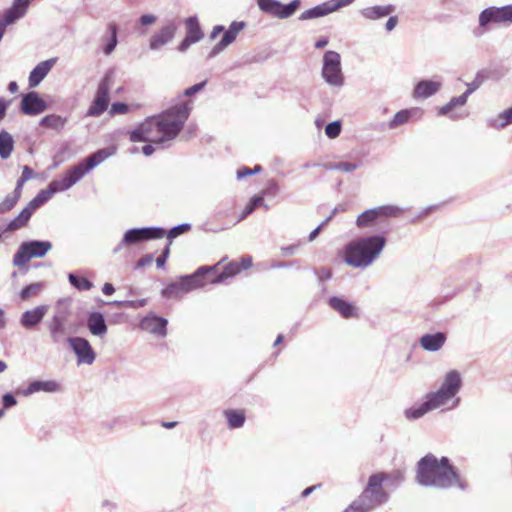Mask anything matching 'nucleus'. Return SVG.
Returning a JSON list of instances; mask_svg holds the SVG:
<instances>
[{"instance_id":"obj_1","label":"nucleus","mask_w":512,"mask_h":512,"mask_svg":"<svg viewBox=\"0 0 512 512\" xmlns=\"http://www.w3.org/2000/svg\"><path fill=\"white\" fill-rule=\"evenodd\" d=\"M416 482L422 487L443 490L456 488L466 491L469 487L468 481L448 457L438 458L432 453L426 454L417 462Z\"/></svg>"},{"instance_id":"obj_2","label":"nucleus","mask_w":512,"mask_h":512,"mask_svg":"<svg viewBox=\"0 0 512 512\" xmlns=\"http://www.w3.org/2000/svg\"><path fill=\"white\" fill-rule=\"evenodd\" d=\"M463 386V379L458 370H449L443 377L440 387L425 395L419 406H412L404 411L408 420H417L430 411L440 408L452 401L451 408L460 405L461 399L457 396Z\"/></svg>"},{"instance_id":"obj_3","label":"nucleus","mask_w":512,"mask_h":512,"mask_svg":"<svg viewBox=\"0 0 512 512\" xmlns=\"http://www.w3.org/2000/svg\"><path fill=\"white\" fill-rule=\"evenodd\" d=\"M387 243L382 234L359 237L344 248V262L353 268H367L380 256Z\"/></svg>"},{"instance_id":"obj_4","label":"nucleus","mask_w":512,"mask_h":512,"mask_svg":"<svg viewBox=\"0 0 512 512\" xmlns=\"http://www.w3.org/2000/svg\"><path fill=\"white\" fill-rule=\"evenodd\" d=\"M191 111V102L183 101L155 115L159 132L158 141L162 147L165 142L175 139L181 133Z\"/></svg>"},{"instance_id":"obj_5","label":"nucleus","mask_w":512,"mask_h":512,"mask_svg":"<svg viewBox=\"0 0 512 512\" xmlns=\"http://www.w3.org/2000/svg\"><path fill=\"white\" fill-rule=\"evenodd\" d=\"M211 271L209 266H200L191 274L181 275L178 281L169 283L161 290L163 298H179L184 293L206 285V275Z\"/></svg>"},{"instance_id":"obj_6","label":"nucleus","mask_w":512,"mask_h":512,"mask_svg":"<svg viewBox=\"0 0 512 512\" xmlns=\"http://www.w3.org/2000/svg\"><path fill=\"white\" fill-rule=\"evenodd\" d=\"M388 480L398 484L403 480V476L399 472L395 474L387 472L374 473L369 476L367 485L361 492L363 497L367 498L369 502H372L375 508L385 504L389 500V493L383 487V483Z\"/></svg>"},{"instance_id":"obj_7","label":"nucleus","mask_w":512,"mask_h":512,"mask_svg":"<svg viewBox=\"0 0 512 512\" xmlns=\"http://www.w3.org/2000/svg\"><path fill=\"white\" fill-rule=\"evenodd\" d=\"M512 24V4L504 6H489L483 9L478 16V27L474 30L475 36H481L490 31L492 25L509 26Z\"/></svg>"},{"instance_id":"obj_8","label":"nucleus","mask_w":512,"mask_h":512,"mask_svg":"<svg viewBox=\"0 0 512 512\" xmlns=\"http://www.w3.org/2000/svg\"><path fill=\"white\" fill-rule=\"evenodd\" d=\"M52 249V243L48 240H27L22 242L13 256V265L20 269L33 258H42Z\"/></svg>"},{"instance_id":"obj_9","label":"nucleus","mask_w":512,"mask_h":512,"mask_svg":"<svg viewBox=\"0 0 512 512\" xmlns=\"http://www.w3.org/2000/svg\"><path fill=\"white\" fill-rule=\"evenodd\" d=\"M403 211V208L391 204L373 207L358 215L356 226L360 229L372 228L386 222L390 217L401 215Z\"/></svg>"},{"instance_id":"obj_10","label":"nucleus","mask_w":512,"mask_h":512,"mask_svg":"<svg viewBox=\"0 0 512 512\" xmlns=\"http://www.w3.org/2000/svg\"><path fill=\"white\" fill-rule=\"evenodd\" d=\"M321 77L332 88H341L345 84L341 56L334 50L325 51L322 59Z\"/></svg>"},{"instance_id":"obj_11","label":"nucleus","mask_w":512,"mask_h":512,"mask_svg":"<svg viewBox=\"0 0 512 512\" xmlns=\"http://www.w3.org/2000/svg\"><path fill=\"white\" fill-rule=\"evenodd\" d=\"M87 174L80 163L70 167L62 179L52 180L45 189H41L50 200L56 193L66 191L74 186Z\"/></svg>"},{"instance_id":"obj_12","label":"nucleus","mask_w":512,"mask_h":512,"mask_svg":"<svg viewBox=\"0 0 512 512\" xmlns=\"http://www.w3.org/2000/svg\"><path fill=\"white\" fill-rule=\"evenodd\" d=\"M112 79L113 71H106L98 84L95 97L87 110V116L98 117L107 110L110 101L109 91Z\"/></svg>"},{"instance_id":"obj_13","label":"nucleus","mask_w":512,"mask_h":512,"mask_svg":"<svg viewBox=\"0 0 512 512\" xmlns=\"http://www.w3.org/2000/svg\"><path fill=\"white\" fill-rule=\"evenodd\" d=\"M48 201L49 200L44 195V192L40 190L36 196L18 213V215L10 220L4 228H2V232L6 233L16 231L26 227L34 212Z\"/></svg>"},{"instance_id":"obj_14","label":"nucleus","mask_w":512,"mask_h":512,"mask_svg":"<svg viewBox=\"0 0 512 512\" xmlns=\"http://www.w3.org/2000/svg\"><path fill=\"white\" fill-rule=\"evenodd\" d=\"M260 11L279 19H287L295 14L301 5V0H292L287 4L279 0H256Z\"/></svg>"},{"instance_id":"obj_15","label":"nucleus","mask_w":512,"mask_h":512,"mask_svg":"<svg viewBox=\"0 0 512 512\" xmlns=\"http://www.w3.org/2000/svg\"><path fill=\"white\" fill-rule=\"evenodd\" d=\"M67 342L77 357V363L91 365L96 359V353L90 342L83 337H68Z\"/></svg>"},{"instance_id":"obj_16","label":"nucleus","mask_w":512,"mask_h":512,"mask_svg":"<svg viewBox=\"0 0 512 512\" xmlns=\"http://www.w3.org/2000/svg\"><path fill=\"white\" fill-rule=\"evenodd\" d=\"M47 108L48 104L37 91H29L21 95L19 110L22 114L36 116L46 111Z\"/></svg>"},{"instance_id":"obj_17","label":"nucleus","mask_w":512,"mask_h":512,"mask_svg":"<svg viewBox=\"0 0 512 512\" xmlns=\"http://www.w3.org/2000/svg\"><path fill=\"white\" fill-rule=\"evenodd\" d=\"M246 27L244 21H233L228 29H224L222 38L220 41L211 49L208 54V58H214L219 53L224 51L229 45H231L237 38V35Z\"/></svg>"},{"instance_id":"obj_18","label":"nucleus","mask_w":512,"mask_h":512,"mask_svg":"<svg viewBox=\"0 0 512 512\" xmlns=\"http://www.w3.org/2000/svg\"><path fill=\"white\" fill-rule=\"evenodd\" d=\"M168 320L165 317L158 316L154 312L146 314L139 323L141 330L147 331L159 337L167 335Z\"/></svg>"},{"instance_id":"obj_19","label":"nucleus","mask_w":512,"mask_h":512,"mask_svg":"<svg viewBox=\"0 0 512 512\" xmlns=\"http://www.w3.org/2000/svg\"><path fill=\"white\" fill-rule=\"evenodd\" d=\"M49 310V305L41 304L24 311L19 319L20 325L26 330H35L43 321Z\"/></svg>"},{"instance_id":"obj_20","label":"nucleus","mask_w":512,"mask_h":512,"mask_svg":"<svg viewBox=\"0 0 512 512\" xmlns=\"http://www.w3.org/2000/svg\"><path fill=\"white\" fill-rule=\"evenodd\" d=\"M209 266L211 271L206 275V284H220L223 283L228 278H231L238 273H240L239 263L237 261H231L227 265L223 267L222 271L217 270V266Z\"/></svg>"},{"instance_id":"obj_21","label":"nucleus","mask_w":512,"mask_h":512,"mask_svg":"<svg viewBox=\"0 0 512 512\" xmlns=\"http://www.w3.org/2000/svg\"><path fill=\"white\" fill-rule=\"evenodd\" d=\"M146 242L143 227H133L126 230L121 241L113 248V254H119L124 248Z\"/></svg>"},{"instance_id":"obj_22","label":"nucleus","mask_w":512,"mask_h":512,"mask_svg":"<svg viewBox=\"0 0 512 512\" xmlns=\"http://www.w3.org/2000/svg\"><path fill=\"white\" fill-rule=\"evenodd\" d=\"M60 384L55 380H33L25 389H18L17 394L30 396L37 392L55 393L60 391Z\"/></svg>"},{"instance_id":"obj_23","label":"nucleus","mask_w":512,"mask_h":512,"mask_svg":"<svg viewBox=\"0 0 512 512\" xmlns=\"http://www.w3.org/2000/svg\"><path fill=\"white\" fill-rule=\"evenodd\" d=\"M177 26L173 22H169L161 29L154 33L149 39V48L151 50H158L160 47L169 43L175 36Z\"/></svg>"},{"instance_id":"obj_24","label":"nucleus","mask_w":512,"mask_h":512,"mask_svg":"<svg viewBox=\"0 0 512 512\" xmlns=\"http://www.w3.org/2000/svg\"><path fill=\"white\" fill-rule=\"evenodd\" d=\"M56 62L57 58H50L38 63L29 74V87H37L44 80V78L47 76V74L50 72V70L53 68Z\"/></svg>"},{"instance_id":"obj_25","label":"nucleus","mask_w":512,"mask_h":512,"mask_svg":"<svg viewBox=\"0 0 512 512\" xmlns=\"http://www.w3.org/2000/svg\"><path fill=\"white\" fill-rule=\"evenodd\" d=\"M441 82L435 81L432 79H422L418 81L413 89V98L414 99H427L436 93L439 92L441 89Z\"/></svg>"},{"instance_id":"obj_26","label":"nucleus","mask_w":512,"mask_h":512,"mask_svg":"<svg viewBox=\"0 0 512 512\" xmlns=\"http://www.w3.org/2000/svg\"><path fill=\"white\" fill-rule=\"evenodd\" d=\"M327 303L331 309L338 312L345 319L357 317V308L355 305L343 297L331 296L328 298Z\"/></svg>"},{"instance_id":"obj_27","label":"nucleus","mask_w":512,"mask_h":512,"mask_svg":"<svg viewBox=\"0 0 512 512\" xmlns=\"http://www.w3.org/2000/svg\"><path fill=\"white\" fill-rule=\"evenodd\" d=\"M447 335L444 332L425 333L419 338L420 346L428 352H437L445 344Z\"/></svg>"},{"instance_id":"obj_28","label":"nucleus","mask_w":512,"mask_h":512,"mask_svg":"<svg viewBox=\"0 0 512 512\" xmlns=\"http://www.w3.org/2000/svg\"><path fill=\"white\" fill-rule=\"evenodd\" d=\"M87 328L93 336L103 338L108 331L104 314L99 311H92L87 316Z\"/></svg>"},{"instance_id":"obj_29","label":"nucleus","mask_w":512,"mask_h":512,"mask_svg":"<svg viewBox=\"0 0 512 512\" xmlns=\"http://www.w3.org/2000/svg\"><path fill=\"white\" fill-rule=\"evenodd\" d=\"M115 153L114 147H106L99 149L95 151L94 153L90 154L86 158H84L79 163L82 165V167L86 170L87 173H89L91 170H93L95 167L100 165L102 162H104L107 158L112 156Z\"/></svg>"},{"instance_id":"obj_30","label":"nucleus","mask_w":512,"mask_h":512,"mask_svg":"<svg viewBox=\"0 0 512 512\" xmlns=\"http://www.w3.org/2000/svg\"><path fill=\"white\" fill-rule=\"evenodd\" d=\"M396 6L393 4L375 5L366 7L360 11L361 15L368 20H379L394 13Z\"/></svg>"},{"instance_id":"obj_31","label":"nucleus","mask_w":512,"mask_h":512,"mask_svg":"<svg viewBox=\"0 0 512 512\" xmlns=\"http://www.w3.org/2000/svg\"><path fill=\"white\" fill-rule=\"evenodd\" d=\"M108 35L102 37L103 53L110 55L118 45V26L115 23L108 24Z\"/></svg>"},{"instance_id":"obj_32","label":"nucleus","mask_w":512,"mask_h":512,"mask_svg":"<svg viewBox=\"0 0 512 512\" xmlns=\"http://www.w3.org/2000/svg\"><path fill=\"white\" fill-rule=\"evenodd\" d=\"M413 113L414 109H402L393 116V118L389 121L388 124L380 123L375 127V129L381 131L384 130L386 127H388L389 129H395L398 126L407 123Z\"/></svg>"},{"instance_id":"obj_33","label":"nucleus","mask_w":512,"mask_h":512,"mask_svg":"<svg viewBox=\"0 0 512 512\" xmlns=\"http://www.w3.org/2000/svg\"><path fill=\"white\" fill-rule=\"evenodd\" d=\"M333 13L328 1L318 4L310 9L305 10L299 16L300 21L317 19Z\"/></svg>"},{"instance_id":"obj_34","label":"nucleus","mask_w":512,"mask_h":512,"mask_svg":"<svg viewBox=\"0 0 512 512\" xmlns=\"http://www.w3.org/2000/svg\"><path fill=\"white\" fill-rule=\"evenodd\" d=\"M229 429H238L244 426L246 413L243 409H227L224 411Z\"/></svg>"},{"instance_id":"obj_35","label":"nucleus","mask_w":512,"mask_h":512,"mask_svg":"<svg viewBox=\"0 0 512 512\" xmlns=\"http://www.w3.org/2000/svg\"><path fill=\"white\" fill-rule=\"evenodd\" d=\"M140 123L145 132V136L147 137V142H152L158 146H161L160 141H158L159 132L155 115L145 118V120Z\"/></svg>"},{"instance_id":"obj_36","label":"nucleus","mask_w":512,"mask_h":512,"mask_svg":"<svg viewBox=\"0 0 512 512\" xmlns=\"http://www.w3.org/2000/svg\"><path fill=\"white\" fill-rule=\"evenodd\" d=\"M69 313L66 310L56 312L50 321L47 322V328L49 333L52 332H61L65 333L66 331V321Z\"/></svg>"},{"instance_id":"obj_37","label":"nucleus","mask_w":512,"mask_h":512,"mask_svg":"<svg viewBox=\"0 0 512 512\" xmlns=\"http://www.w3.org/2000/svg\"><path fill=\"white\" fill-rule=\"evenodd\" d=\"M15 141L13 136L2 129L0 131V158L2 160L8 159L14 150Z\"/></svg>"},{"instance_id":"obj_38","label":"nucleus","mask_w":512,"mask_h":512,"mask_svg":"<svg viewBox=\"0 0 512 512\" xmlns=\"http://www.w3.org/2000/svg\"><path fill=\"white\" fill-rule=\"evenodd\" d=\"M67 122V117L58 114H48L40 119L39 125L59 132L65 127Z\"/></svg>"},{"instance_id":"obj_39","label":"nucleus","mask_w":512,"mask_h":512,"mask_svg":"<svg viewBox=\"0 0 512 512\" xmlns=\"http://www.w3.org/2000/svg\"><path fill=\"white\" fill-rule=\"evenodd\" d=\"M510 124H512V106L499 113L496 117L487 120V125L497 130L503 129Z\"/></svg>"},{"instance_id":"obj_40","label":"nucleus","mask_w":512,"mask_h":512,"mask_svg":"<svg viewBox=\"0 0 512 512\" xmlns=\"http://www.w3.org/2000/svg\"><path fill=\"white\" fill-rule=\"evenodd\" d=\"M185 24L187 28L186 36L194 43L199 42L204 37L197 16H189L185 19Z\"/></svg>"},{"instance_id":"obj_41","label":"nucleus","mask_w":512,"mask_h":512,"mask_svg":"<svg viewBox=\"0 0 512 512\" xmlns=\"http://www.w3.org/2000/svg\"><path fill=\"white\" fill-rule=\"evenodd\" d=\"M260 206H263L266 210L269 209V206L267 204H265V202H264L263 195L256 194V195L252 196L250 198L249 202L247 203V205L245 206V208L243 209V211L241 212L238 221L240 222V221L244 220L245 218H247L250 214H252L254 212V210L257 207H260Z\"/></svg>"},{"instance_id":"obj_42","label":"nucleus","mask_w":512,"mask_h":512,"mask_svg":"<svg viewBox=\"0 0 512 512\" xmlns=\"http://www.w3.org/2000/svg\"><path fill=\"white\" fill-rule=\"evenodd\" d=\"M374 509L372 502H369L367 498L360 494L343 512H371Z\"/></svg>"},{"instance_id":"obj_43","label":"nucleus","mask_w":512,"mask_h":512,"mask_svg":"<svg viewBox=\"0 0 512 512\" xmlns=\"http://www.w3.org/2000/svg\"><path fill=\"white\" fill-rule=\"evenodd\" d=\"M68 281L78 291H89L93 288V283L88 278L73 272L68 274Z\"/></svg>"},{"instance_id":"obj_44","label":"nucleus","mask_w":512,"mask_h":512,"mask_svg":"<svg viewBox=\"0 0 512 512\" xmlns=\"http://www.w3.org/2000/svg\"><path fill=\"white\" fill-rule=\"evenodd\" d=\"M192 228L190 223H181L166 230L167 244L171 245L174 239L189 232Z\"/></svg>"},{"instance_id":"obj_45","label":"nucleus","mask_w":512,"mask_h":512,"mask_svg":"<svg viewBox=\"0 0 512 512\" xmlns=\"http://www.w3.org/2000/svg\"><path fill=\"white\" fill-rule=\"evenodd\" d=\"M491 72L487 69H481L477 71L475 77L472 82L467 83V90L471 93H474L477 89H479L483 83L490 78Z\"/></svg>"},{"instance_id":"obj_46","label":"nucleus","mask_w":512,"mask_h":512,"mask_svg":"<svg viewBox=\"0 0 512 512\" xmlns=\"http://www.w3.org/2000/svg\"><path fill=\"white\" fill-rule=\"evenodd\" d=\"M44 287H45V283L41 282V281L26 285L21 289V291L19 293V297L22 300H27L30 297L38 295L44 289Z\"/></svg>"},{"instance_id":"obj_47","label":"nucleus","mask_w":512,"mask_h":512,"mask_svg":"<svg viewBox=\"0 0 512 512\" xmlns=\"http://www.w3.org/2000/svg\"><path fill=\"white\" fill-rule=\"evenodd\" d=\"M143 231L145 234L146 242L166 237V229L160 226L143 227Z\"/></svg>"},{"instance_id":"obj_48","label":"nucleus","mask_w":512,"mask_h":512,"mask_svg":"<svg viewBox=\"0 0 512 512\" xmlns=\"http://www.w3.org/2000/svg\"><path fill=\"white\" fill-rule=\"evenodd\" d=\"M108 304L118 307L138 309L140 307H144L147 304V299L142 298L137 300H114L112 302H109Z\"/></svg>"},{"instance_id":"obj_49","label":"nucleus","mask_w":512,"mask_h":512,"mask_svg":"<svg viewBox=\"0 0 512 512\" xmlns=\"http://www.w3.org/2000/svg\"><path fill=\"white\" fill-rule=\"evenodd\" d=\"M19 200L20 198L13 193L7 195L4 200L0 202V214L11 211Z\"/></svg>"},{"instance_id":"obj_50","label":"nucleus","mask_w":512,"mask_h":512,"mask_svg":"<svg viewBox=\"0 0 512 512\" xmlns=\"http://www.w3.org/2000/svg\"><path fill=\"white\" fill-rule=\"evenodd\" d=\"M31 0H13L12 5L9 7L16 15L23 18L30 6Z\"/></svg>"},{"instance_id":"obj_51","label":"nucleus","mask_w":512,"mask_h":512,"mask_svg":"<svg viewBox=\"0 0 512 512\" xmlns=\"http://www.w3.org/2000/svg\"><path fill=\"white\" fill-rule=\"evenodd\" d=\"M19 19H21L19 15H16V13H14L10 8H7L0 18V26L7 28L9 25L14 24Z\"/></svg>"},{"instance_id":"obj_52","label":"nucleus","mask_w":512,"mask_h":512,"mask_svg":"<svg viewBox=\"0 0 512 512\" xmlns=\"http://www.w3.org/2000/svg\"><path fill=\"white\" fill-rule=\"evenodd\" d=\"M342 130V124L339 120L328 123L325 127V134L328 138L334 139L338 137Z\"/></svg>"},{"instance_id":"obj_53","label":"nucleus","mask_w":512,"mask_h":512,"mask_svg":"<svg viewBox=\"0 0 512 512\" xmlns=\"http://www.w3.org/2000/svg\"><path fill=\"white\" fill-rule=\"evenodd\" d=\"M129 140L131 142H147V137L141 123H138L134 129L129 131Z\"/></svg>"},{"instance_id":"obj_54","label":"nucleus","mask_w":512,"mask_h":512,"mask_svg":"<svg viewBox=\"0 0 512 512\" xmlns=\"http://www.w3.org/2000/svg\"><path fill=\"white\" fill-rule=\"evenodd\" d=\"M262 171L261 165H255L253 168L243 166L237 170V179L241 180L247 176L255 175Z\"/></svg>"},{"instance_id":"obj_55","label":"nucleus","mask_w":512,"mask_h":512,"mask_svg":"<svg viewBox=\"0 0 512 512\" xmlns=\"http://www.w3.org/2000/svg\"><path fill=\"white\" fill-rule=\"evenodd\" d=\"M18 403L15 395L12 392H6L2 395V405L4 409H10Z\"/></svg>"},{"instance_id":"obj_56","label":"nucleus","mask_w":512,"mask_h":512,"mask_svg":"<svg viewBox=\"0 0 512 512\" xmlns=\"http://www.w3.org/2000/svg\"><path fill=\"white\" fill-rule=\"evenodd\" d=\"M206 84H207V80H203V81H201V82H199V83H196V84H194V85H192V86H190V87L186 88V89L184 90V93H183V94H184L186 97H191V96H193L194 94H196V93H198V92L202 91V90L204 89V87L206 86Z\"/></svg>"},{"instance_id":"obj_57","label":"nucleus","mask_w":512,"mask_h":512,"mask_svg":"<svg viewBox=\"0 0 512 512\" xmlns=\"http://www.w3.org/2000/svg\"><path fill=\"white\" fill-rule=\"evenodd\" d=\"M456 106H459L458 100L456 97H452L447 104L439 108L438 114L442 116L448 115Z\"/></svg>"},{"instance_id":"obj_58","label":"nucleus","mask_w":512,"mask_h":512,"mask_svg":"<svg viewBox=\"0 0 512 512\" xmlns=\"http://www.w3.org/2000/svg\"><path fill=\"white\" fill-rule=\"evenodd\" d=\"M170 246L171 245L166 244L161 252V255L156 259L157 268L161 269L165 267L166 261L170 255Z\"/></svg>"},{"instance_id":"obj_59","label":"nucleus","mask_w":512,"mask_h":512,"mask_svg":"<svg viewBox=\"0 0 512 512\" xmlns=\"http://www.w3.org/2000/svg\"><path fill=\"white\" fill-rule=\"evenodd\" d=\"M280 190L278 183L271 179L268 181L266 188L263 190V194L267 196H276Z\"/></svg>"},{"instance_id":"obj_60","label":"nucleus","mask_w":512,"mask_h":512,"mask_svg":"<svg viewBox=\"0 0 512 512\" xmlns=\"http://www.w3.org/2000/svg\"><path fill=\"white\" fill-rule=\"evenodd\" d=\"M355 0H329L328 3L332 12L338 11L339 9L346 7L353 3Z\"/></svg>"},{"instance_id":"obj_61","label":"nucleus","mask_w":512,"mask_h":512,"mask_svg":"<svg viewBox=\"0 0 512 512\" xmlns=\"http://www.w3.org/2000/svg\"><path fill=\"white\" fill-rule=\"evenodd\" d=\"M156 20L157 17L154 14H143L139 17L138 23L143 27H147L154 24Z\"/></svg>"},{"instance_id":"obj_62","label":"nucleus","mask_w":512,"mask_h":512,"mask_svg":"<svg viewBox=\"0 0 512 512\" xmlns=\"http://www.w3.org/2000/svg\"><path fill=\"white\" fill-rule=\"evenodd\" d=\"M128 111V105L124 102H114L111 105V114H124Z\"/></svg>"},{"instance_id":"obj_63","label":"nucleus","mask_w":512,"mask_h":512,"mask_svg":"<svg viewBox=\"0 0 512 512\" xmlns=\"http://www.w3.org/2000/svg\"><path fill=\"white\" fill-rule=\"evenodd\" d=\"M153 260H154L153 254H146V255L142 256L137 261V263L134 266V269L138 270V269L143 268V267H145L147 265H150L153 262Z\"/></svg>"},{"instance_id":"obj_64","label":"nucleus","mask_w":512,"mask_h":512,"mask_svg":"<svg viewBox=\"0 0 512 512\" xmlns=\"http://www.w3.org/2000/svg\"><path fill=\"white\" fill-rule=\"evenodd\" d=\"M359 167H360V164L350 163V162H339L338 171L350 173V172L355 171Z\"/></svg>"}]
</instances>
